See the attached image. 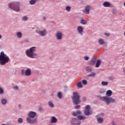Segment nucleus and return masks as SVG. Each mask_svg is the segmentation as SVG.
Returning <instances> with one entry per match:
<instances>
[{"instance_id":"22","label":"nucleus","mask_w":125,"mask_h":125,"mask_svg":"<svg viewBox=\"0 0 125 125\" xmlns=\"http://www.w3.org/2000/svg\"><path fill=\"white\" fill-rule=\"evenodd\" d=\"M85 71L88 73H91L92 71V67L90 66H87L85 67Z\"/></svg>"},{"instance_id":"23","label":"nucleus","mask_w":125,"mask_h":125,"mask_svg":"<svg viewBox=\"0 0 125 125\" xmlns=\"http://www.w3.org/2000/svg\"><path fill=\"white\" fill-rule=\"evenodd\" d=\"M57 122V118L53 116L52 117V119L51 120V123L52 124H56Z\"/></svg>"},{"instance_id":"31","label":"nucleus","mask_w":125,"mask_h":125,"mask_svg":"<svg viewBox=\"0 0 125 125\" xmlns=\"http://www.w3.org/2000/svg\"><path fill=\"white\" fill-rule=\"evenodd\" d=\"M65 11H66L68 12H69L71 11V7L70 6H66L65 8Z\"/></svg>"},{"instance_id":"28","label":"nucleus","mask_w":125,"mask_h":125,"mask_svg":"<svg viewBox=\"0 0 125 125\" xmlns=\"http://www.w3.org/2000/svg\"><path fill=\"white\" fill-rule=\"evenodd\" d=\"M48 106L50 107V108H54V104L51 101L48 102Z\"/></svg>"},{"instance_id":"34","label":"nucleus","mask_w":125,"mask_h":125,"mask_svg":"<svg viewBox=\"0 0 125 125\" xmlns=\"http://www.w3.org/2000/svg\"><path fill=\"white\" fill-rule=\"evenodd\" d=\"M4 94V91L3 88L0 87V95H2Z\"/></svg>"},{"instance_id":"4","label":"nucleus","mask_w":125,"mask_h":125,"mask_svg":"<svg viewBox=\"0 0 125 125\" xmlns=\"http://www.w3.org/2000/svg\"><path fill=\"white\" fill-rule=\"evenodd\" d=\"M8 8L14 10L16 12H20L21 11L20 4L18 1H13L8 3Z\"/></svg>"},{"instance_id":"47","label":"nucleus","mask_w":125,"mask_h":125,"mask_svg":"<svg viewBox=\"0 0 125 125\" xmlns=\"http://www.w3.org/2000/svg\"><path fill=\"white\" fill-rule=\"evenodd\" d=\"M111 125H117L114 121L111 122Z\"/></svg>"},{"instance_id":"52","label":"nucleus","mask_w":125,"mask_h":125,"mask_svg":"<svg viewBox=\"0 0 125 125\" xmlns=\"http://www.w3.org/2000/svg\"><path fill=\"white\" fill-rule=\"evenodd\" d=\"M42 108H39V110H40V111L42 110Z\"/></svg>"},{"instance_id":"50","label":"nucleus","mask_w":125,"mask_h":125,"mask_svg":"<svg viewBox=\"0 0 125 125\" xmlns=\"http://www.w3.org/2000/svg\"><path fill=\"white\" fill-rule=\"evenodd\" d=\"M19 107L20 108V109L21 108V104H19Z\"/></svg>"},{"instance_id":"7","label":"nucleus","mask_w":125,"mask_h":125,"mask_svg":"<svg viewBox=\"0 0 125 125\" xmlns=\"http://www.w3.org/2000/svg\"><path fill=\"white\" fill-rule=\"evenodd\" d=\"M92 112L90 111V106L89 104H87L84 106V115L85 116H89L92 115Z\"/></svg>"},{"instance_id":"26","label":"nucleus","mask_w":125,"mask_h":125,"mask_svg":"<svg viewBox=\"0 0 125 125\" xmlns=\"http://www.w3.org/2000/svg\"><path fill=\"white\" fill-rule=\"evenodd\" d=\"M57 97L59 99H62L63 97V95H62V93L61 92H59L57 93Z\"/></svg>"},{"instance_id":"1","label":"nucleus","mask_w":125,"mask_h":125,"mask_svg":"<svg viewBox=\"0 0 125 125\" xmlns=\"http://www.w3.org/2000/svg\"><path fill=\"white\" fill-rule=\"evenodd\" d=\"M112 92L111 90L106 91V96L103 97H100V99L106 103V105H109L110 103H115L116 100L115 99L110 97L112 96Z\"/></svg>"},{"instance_id":"42","label":"nucleus","mask_w":125,"mask_h":125,"mask_svg":"<svg viewBox=\"0 0 125 125\" xmlns=\"http://www.w3.org/2000/svg\"><path fill=\"white\" fill-rule=\"evenodd\" d=\"M25 71L23 69H22L21 70V75H25Z\"/></svg>"},{"instance_id":"9","label":"nucleus","mask_w":125,"mask_h":125,"mask_svg":"<svg viewBox=\"0 0 125 125\" xmlns=\"http://www.w3.org/2000/svg\"><path fill=\"white\" fill-rule=\"evenodd\" d=\"M70 123L72 125H81V121H80L77 118H72V120L70 121Z\"/></svg>"},{"instance_id":"55","label":"nucleus","mask_w":125,"mask_h":125,"mask_svg":"<svg viewBox=\"0 0 125 125\" xmlns=\"http://www.w3.org/2000/svg\"><path fill=\"white\" fill-rule=\"evenodd\" d=\"M124 36H125V31L124 32Z\"/></svg>"},{"instance_id":"39","label":"nucleus","mask_w":125,"mask_h":125,"mask_svg":"<svg viewBox=\"0 0 125 125\" xmlns=\"http://www.w3.org/2000/svg\"><path fill=\"white\" fill-rule=\"evenodd\" d=\"M84 60L85 61H88L89 60V57H87V56H84Z\"/></svg>"},{"instance_id":"53","label":"nucleus","mask_w":125,"mask_h":125,"mask_svg":"<svg viewBox=\"0 0 125 125\" xmlns=\"http://www.w3.org/2000/svg\"><path fill=\"white\" fill-rule=\"evenodd\" d=\"M1 125H5L4 124H2Z\"/></svg>"},{"instance_id":"15","label":"nucleus","mask_w":125,"mask_h":125,"mask_svg":"<svg viewBox=\"0 0 125 125\" xmlns=\"http://www.w3.org/2000/svg\"><path fill=\"white\" fill-rule=\"evenodd\" d=\"M90 5L85 6V7L84 8V10H83V12H84V13H85L86 14H89L90 13Z\"/></svg>"},{"instance_id":"5","label":"nucleus","mask_w":125,"mask_h":125,"mask_svg":"<svg viewBox=\"0 0 125 125\" xmlns=\"http://www.w3.org/2000/svg\"><path fill=\"white\" fill-rule=\"evenodd\" d=\"M9 57L4 53V51L0 53V65H4L9 62Z\"/></svg>"},{"instance_id":"3","label":"nucleus","mask_w":125,"mask_h":125,"mask_svg":"<svg viewBox=\"0 0 125 125\" xmlns=\"http://www.w3.org/2000/svg\"><path fill=\"white\" fill-rule=\"evenodd\" d=\"M37 113L35 111H30L27 113V117L26 118L27 123L31 125H33L37 122V118H36Z\"/></svg>"},{"instance_id":"36","label":"nucleus","mask_w":125,"mask_h":125,"mask_svg":"<svg viewBox=\"0 0 125 125\" xmlns=\"http://www.w3.org/2000/svg\"><path fill=\"white\" fill-rule=\"evenodd\" d=\"M13 89H14V90H19V86L15 85L14 87H13Z\"/></svg>"},{"instance_id":"17","label":"nucleus","mask_w":125,"mask_h":125,"mask_svg":"<svg viewBox=\"0 0 125 125\" xmlns=\"http://www.w3.org/2000/svg\"><path fill=\"white\" fill-rule=\"evenodd\" d=\"M25 76H30L31 75V70L30 69V68H27L25 71Z\"/></svg>"},{"instance_id":"49","label":"nucleus","mask_w":125,"mask_h":125,"mask_svg":"<svg viewBox=\"0 0 125 125\" xmlns=\"http://www.w3.org/2000/svg\"><path fill=\"white\" fill-rule=\"evenodd\" d=\"M123 71H124V73L125 74V68L123 69Z\"/></svg>"},{"instance_id":"20","label":"nucleus","mask_w":125,"mask_h":125,"mask_svg":"<svg viewBox=\"0 0 125 125\" xmlns=\"http://www.w3.org/2000/svg\"><path fill=\"white\" fill-rule=\"evenodd\" d=\"M78 120H85V119H86V117L85 116H82V115H77V118Z\"/></svg>"},{"instance_id":"14","label":"nucleus","mask_w":125,"mask_h":125,"mask_svg":"<svg viewBox=\"0 0 125 125\" xmlns=\"http://www.w3.org/2000/svg\"><path fill=\"white\" fill-rule=\"evenodd\" d=\"M103 5V6L104 7L112 8L113 7L112 4H111L110 2H109L108 1L104 2Z\"/></svg>"},{"instance_id":"30","label":"nucleus","mask_w":125,"mask_h":125,"mask_svg":"<svg viewBox=\"0 0 125 125\" xmlns=\"http://www.w3.org/2000/svg\"><path fill=\"white\" fill-rule=\"evenodd\" d=\"M36 3V0H30L29 1V4H30L31 5H33L35 4Z\"/></svg>"},{"instance_id":"54","label":"nucleus","mask_w":125,"mask_h":125,"mask_svg":"<svg viewBox=\"0 0 125 125\" xmlns=\"http://www.w3.org/2000/svg\"><path fill=\"white\" fill-rule=\"evenodd\" d=\"M124 6L125 7V2L124 3Z\"/></svg>"},{"instance_id":"32","label":"nucleus","mask_w":125,"mask_h":125,"mask_svg":"<svg viewBox=\"0 0 125 125\" xmlns=\"http://www.w3.org/2000/svg\"><path fill=\"white\" fill-rule=\"evenodd\" d=\"M76 86H77L78 88H81L83 87V84L81 83V82H78L77 84H76Z\"/></svg>"},{"instance_id":"44","label":"nucleus","mask_w":125,"mask_h":125,"mask_svg":"<svg viewBox=\"0 0 125 125\" xmlns=\"http://www.w3.org/2000/svg\"><path fill=\"white\" fill-rule=\"evenodd\" d=\"M82 100H83V102L86 101V97H85V96H83L82 97Z\"/></svg>"},{"instance_id":"48","label":"nucleus","mask_w":125,"mask_h":125,"mask_svg":"<svg viewBox=\"0 0 125 125\" xmlns=\"http://www.w3.org/2000/svg\"><path fill=\"white\" fill-rule=\"evenodd\" d=\"M28 42H29V39H26L25 40V43H28Z\"/></svg>"},{"instance_id":"41","label":"nucleus","mask_w":125,"mask_h":125,"mask_svg":"<svg viewBox=\"0 0 125 125\" xmlns=\"http://www.w3.org/2000/svg\"><path fill=\"white\" fill-rule=\"evenodd\" d=\"M104 36H106V37H109L110 36V33H105L104 34Z\"/></svg>"},{"instance_id":"46","label":"nucleus","mask_w":125,"mask_h":125,"mask_svg":"<svg viewBox=\"0 0 125 125\" xmlns=\"http://www.w3.org/2000/svg\"><path fill=\"white\" fill-rule=\"evenodd\" d=\"M108 80L112 81H113V78L111 77H108Z\"/></svg>"},{"instance_id":"45","label":"nucleus","mask_w":125,"mask_h":125,"mask_svg":"<svg viewBox=\"0 0 125 125\" xmlns=\"http://www.w3.org/2000/svg\"><path fill=\"white\" fill-rule=\"evenodd\" d=\"M43 21H45V20L47 19V17L44 16L42 18Z\"/></svg>"},{"instance_id":"25","label":"nucleus","mask_w":125,"mask_h":125,"mask_svg":"<svg viewBox=\"0 0 125 125\" xmlns=\"http://www.w3.org/2000/svg\"><path fill=\"white\" fill-rule=\"evenodd\" d=\"M96 76V73L95 72H92L90 74L87 75V77H92L94 78Z\"/></svg>"},{"instance_id":"21","label":"nucleus","mask_w":125,"mask_h":125,"mask_svg":"<svg viewBox=\"0 0 125 125\" xmlns=\"http://www.w3.org/2000/svg\"><path fill=\"white\" fill-rule=\"evenodd\" d=\"M104 119L103 117H98L97 118V121L98 124H102L103 123Z\"/></svg>"},{"instance_id":"19","label":"nucleus","mask_w":125,"mask_h":125,"mask_svg":"<svg viewBox=\"0 0 125 125\" xmlns=\"http://www.w3.org/2000/svg\"><path fill=\"white\" fill-rule=\"evenodd\" d=\"M1 104L2 105H5L7 104V100L6 98H1Z\"/></svg>"},{"instance_id":"13","label":"nucleus","mask_w":125,"mask_h":125,"mask_svg":"<svg viewBox=\"0 0 125 125\" xmlns=\"http://www.w3.org/2000/svg\"><path fill=\"white\" fill-rule=\"evenodd\" d=\"M81 115H82V112H81V111L79 110L72 112V115H73V117H76Z\"/></svg>"},{"instance_id":"51","label":"nucleus","mask_w":125,"mask_h":125,"mask_svg":"<svg viewBox=\"0 0 125 125\" xmlns=\"http://www.w3.org/2000/svg\"><path fill=\"white\" fill-rule=\"evenodd\" d=\"M2 38V36L0 34V39H1Z\"/></svg>"},{"instance_id":"10","label":"nucleus","mask_w":125,"mask_h":125,"mask_svg":"<svg viewBox=\"0 0 125 125\" xmlns=\"http://www.w3.org/2000/svg\"><path fill=\"white\" fill-rule=\"evenodd\" d=\"M63 34L61 31H57L56 33L55 37L57 40L61 41L63 38Z\"/></svg>"},{"instance_id":"35","label":"nucleus","mask_w":125,"mask_h":125,"mask_svg":"<svg viewBox=\"0 0 125 125\" xmlns=\"http://www.w3.org/2000/svg\"><path fill=\"white\" fill-rule=\"evenodd\" d=\"M23 120L21 118H19V119H18V123L20 124H22L23 123Z\"/></svg>"},{"instance_id":"12","label":"nucleus","mask_w":125,"mask_h":125,"mask_svg":"<svg viewBox=\"0 0 125 125\" xmlns=\"http://www.w3.org/2000/svg\"><path fill=\"white\" fill-rule=\"evenodd\" d=\"M78 34L81 36H83V28L81 26H78L77 28Z\"/></svg>"},{"instance_id":"38","label":"nucleus","mask_w":125,"mask_h":125,"mask_svg":"<svg viewBox=\"0 0 125 125\" xmlns=\"http://www.w3.org/2000/svg\"><path fill=\"white\" fill-rule=\"evenodd\" d=\"M105 93L104 89L102 88L100 89V94H104Z\"/></svg>"},{"instance_id":"2","label":"nucleus","mask_w":125,"mask_h":125,"mask_svg":"<svg viewBox=\"0 0 125 125\" xmlns=\"http://www.w3.org/2000/svg\"><path fill=\"white\" fill-rule=\"evenodd\" d=\"M37 48L36 46H32L25 50L26 56L30 59H34L38 58V54L36 53Z\"/></svg>"},{"instance_id":"16","label":"nucleus","mask_w":125,"mask_h":125,"mask_svg":"<svg viewBox=\"0 0 125 125\" xmlns=\"http://www.w3.org/2000/svg\"><path fill=\"white\" fill-rule=\"evenodd\" d=\"M98 43L100 45H103L104 44H106V42H104V39H100L98 40Z\"/></svg>"},{"instance_id":"6","label":"nucleus","mask_w":125,"mask_h":125,"mask_svg":"<svg viewBox=\"0 0 125 125\" xmlns=\"http://www.w3.org/2000/svg\"><path fill=\"white\" fill-rule=\"evenodd\" d=\"M71 99L73 103L75 105H78L81 102V100H80V95L77 92H73V96H72Z\"/></svg>"},{"instance_id":"37","label":"nucleus","mask_w":125,"mask_h":125,"mask_svg":"<svg viewBox=\"0 0 125 125\" xmlns=\"http://www.w3.org/2000/svg\"><path fill=\"white\" fill-rule=\"evenodd\" d=\"M81 83L84 85H85L87 84V81L85 80H82V82H81Z\"/></svg>"},{"instance_id":"29","label":"nucleus","mask_w":125,"mask_h":125,"mask_svg":"<svg viewBox=\"0 0 125 125\" xmlns=\"http://www.w3.org/2000/svg\"><path fill=\"white\" fill-rule=\"evenodd\" d=\"M81 24L85 25L87 24L86 20H84V19H81V21H80Z\"/></svg>"},{"instance_id":"24","label":"nucleus","mask_w":125,"mask_h":125,"mask_svg":"<svg viewBox=\"0 0 125 125\" xmlns=\"http://www.w3.org/2000/svg\"><path fill=\"white\" fill-rule=\"evenodd\" d=\"M101 64V61L99 59L97 61V62H96L95 67L96 68L99 67Z\"/></svg>"},{"instance_id":"27","label":"nucleus","mask_w":125,"mask_h":125,"mask_svg":"<svg viewBox=\"0 0 125 125\" xmlns=\"http://www.w3.org/2000/svg\"><path fill=\"white\" fill-rule=\"evenodd\" d=\"M22 33L21 32H18L17 33H16V36L19 39H21L22 38Z\"/></svg>"},{"instance_id":"18","label":"nucleus","mask_w":125,"mask_h":125,"mask_svg":"<svg viewBox=\"0 0 125 125\" xmlns=\"http://www.w3.org/2000/svg\"><path fill=\"white\" fill-rule=\"evenodd\" d=\"M28 20V16L25 15L22 16V17L21 18V21L23 22H26Z\"/></svg>"},{"instance_id":"40","label":"nucleus","mask_w":125,"mask_h":125,"mask_svg":"<svg viewBox=\"0 0 125 125\" xmlns=\"http://www.w3.org/2000/svg\"><path fill=\"white\" fill-rule=\"evenodd\" d=\"M63 88L64 89V92H66L67 91H68V87H67L66 85L63 86Z\"/></svg>"},{"instance_id":"11","label":"nucleus","mask_w":125,"mask_h":125,"mask_svg":"<svg viewBox=\"0 0 125 125\" xmlns=\"http://www.w3.org/2000/svg\"><path fill=\"white\" fill-rule=\"evenodd\" d=\"M96 58L95 56L92 57L91 61H89L88 64L91 66H93L96 62Z\"/></svg>"},{"instance_id":"8","label":"nucleus","mask_w":125,"mask_h":125,"mask_svg":"<svg viewBox=\"0 0 125 125\" xmlns=\"http://www.w3.org/2000/svg\"><path fill=\"white\" fill-rule=\"evenodd\" d=\"M36 32L39 35L40 37H45L47 35V30H46L45 29H43L42 30L40 29L36 30Z\"/></svg>"},{"instance_id":"33","label":"nucleus","mask_w":125,"mask_h":125,"mask_svg":"<svg viewBox=\"0 0 125 125\" xmlns=\"http://www.w3.org/2000/svg\"><path fill=\"white\" fill-rule=\"evenodd\" d=\"M108 84V82L103 81L101 82V85L103 86H107Z\"/></svg>"},{"instance_id":"43","label":"nucleus","mask_w":125,"mask_h":125,"mask_svg":"<svg viewBox=\"0 0 125 125\" xmlns=\"http://www.w3.org/2000/svg\"><path fill=\"white\" fill-rule=\"evenodd\" d=\"M81 108V105L78 104V105L75 106V109H78Z\"/></svg>"}]
</instances>
